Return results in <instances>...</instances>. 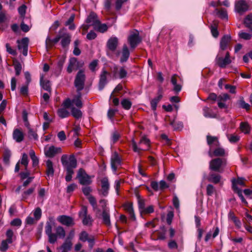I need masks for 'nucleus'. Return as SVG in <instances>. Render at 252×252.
<instances>
[{"label":"nucleus","mask_w":252,"mask_h":252,"mask_svg":"<svg viewBox=\"0 0 252 252\" xmlns=\"http://www.w3.org/2000/svg\"><path fill=\"white\" fill-rule=\"evenodd\" d=\"M121 53L122 56L120 60V62L122 63L126 62L128 60L130 56L129 50L126 44H124L123 46Z\"/></svg>","instance_id":"nucleus-24"},{"label":"nucleus","mask_w":252,"mask_h":252,"mask_svg":"<svg viewBox=\"0 0 252 252\" xmlns=\"http://www.w3.org/2000/svg\"><path fill=\"white\" fill-rule=\"evenodd\" d=\"M232 189L234 191L237 193L238 196L241 199L242 202L245 204H247L248 202L245 199L244 196L242 194V191L241 189H239V188L235 185V180L232 182Z\"/></svg>","instance_id":"nucleus-32"},{"label":"nucleus","mask_w":252,"mask_h":252,"mask_svg":"<svg viewBox=\"0 0 252 252\" xmlns=\"http://www.w3.org/2000/svg\"><path fill=\"white\" fill-rule=\"evenodd\" d=\"M215 62L216 64L220 68H225L226 65L231 63L229 53L227 52L224 58L217 56L215 59Z\"/></svg>","instance_id":"nucleus-8"},{"label":"nucleus","mask_w":252,"mask_h":252,"mask_svg":"<svg viewBox=\"0 0 252 252\" xmlns=\"http://www.w3.org/2000/svg\"><path fill=\"white\" fill-rule=\"evenodd\" d=\"M109 74V73L104 69L101 71L99 76V80L98 84V88L99 91H102L107 84V76Z\"/></svg>","instance_id":"nucleus-14"},{"label":"nucleus","mask_w":252,"mask_h":252,"mask_svg":"<svg viewBox=\"0 0 252 252\" xmlns=\"http://www.w3.org/2000/svg\"><path fill=\"white\" fill-rule=\"evenodd\" d=\"M127 41L129 44L130 49H134L142 41L138 31L137 30L131 31L127 38Z\"/></svg>","instance_id":"nucleus-3"},{"label":"nucleus","mask_w":252,"mask_h":252,"mask_svg":"<svg viewBox=\"0 0 252 252\" xmlns=\"http://www.w3.org/2000/svg\"><path fill=\"white\" fill-rule=\"evenodd\" d=\"M226 165V159L224 158H216L212 159L209 163V168L215 172H220L222 166Z\"/></svg>","instance_id":"nucleus-2"},{"label":"nucleus","mask_w":252,"mask_h":252,"mask_svg":"<svg viewBox=\"0 0 252 252\" xmlns=\"http://www.w3.org/2000/svg\"><path fill=\"white\" fill-rule=\"evenodd\" d=\"M215 147L216 149L213 152L212 150L209 149L208 154L210 157H222L225 155V150L223 148L220 147V146Z\"/></svg>","instance_id":"nucleus-20"},{"label":"nucleus","mask_w":252,"mask_h":252,"mask_svg":"<svg viewBox=\"0 0 252 252\" xmlns=\"http://www.w3.org/2000/svg\"><path fill=\"white\" fill-rule=\"evenodd\" d=\"M99 203H103V205L102 206V219L103 223L107 226L111 225L110 217L109 213V211L107 210L106 208V200L105 199H101L99 201Z\"/></svg>","instance_id":"nucleus-7"},{"label":"nucleus","mask_w":252,"mask_h":252,"mask_svg":"<svg viewBox=\"0 0 252 252\" xmlns=\"http://www.w3.org/2000/svg\"><path fill=\"white\" fill-rule=\"evenodd\" d=\"M57 113L61 118H64L69 116V113L65 108H62L58 109Z\"/></svg>","instance_id":"nucleus-48"},{"label":"nucleus","mask_w":252,"mask_h":252,"mask_svg":"<svg viewBox=\"0 0 252 252\" xmlns=\"http://www.w3.org/2000/svg\"><path fill=\"white\" fill-rule=\"evenodd\" d=\"M221 180V176L218 174L214 173H210L209 176L207 178V180L209 182H212L214 184H218Z\"/></svg>","instance_id":"nucleus-31"},{"label":"nucleus","mask_w":252,"mask_h":252,"mask_svg":"<svg viewBox=\"0 0 252 252\" xmlns=\"http://www.w3.org/2000/svg\"><path fill=\"white\" fill-rule=\"evenodd\" d=\"M215 191V189L212 185L209 184L207 185L206 187V193L207 195L212 196Z\"/></svg>","instance_id":"nucleus-61"},{"label":"nucleus","mask_w":252,"mask_h":252,"mask_svg":"<svg viewBox=\"0 0 252 252\" xmlns=\"http://www.w3.org/2000/svg\"><path fill=\"white\" fill-rule=\"evenodd\" d=\"M249 6L245 0H239L235 2V9L236 11L240 15L246 12Z\"/></svg>","instance_id":"nucleus-12"},{"label":"nucleus","mask_w":252,"mask_h":252,"mask_svg":"<svg viewBox=\"0 0 252 252\" xmlns=\"http://www.w3.org/2000/svg\"><path fill=\"white\" fill-rule=\"evenodd\" d=\"M77 166V160L74 155H71L69 158V161L67 164L64 166L66 170L69 169L70 170H73V169L76 168Z\"/></svg>","instance_id":"nucleus-27"},{"label":"nucleus","mask_w":252,"mask_h":252,"mask_svg":"<svg viewBox=\"0 0 252 252\" xmlns=\"http://www.w3.org/2000/svg\"><path fill=\"white\" fill-rule=\"evenodd\" d=\"M139 145H144L145 146L143 148H139L134 140L133 139L131 141V145L134 152L140 153L142 150H146L149 148L150 146V140L146 136H143L141 138L139 143Z\"/></svg>","instance_id":"nucleus-5"},{"label":"nucleus","mask_w":252,"mask_h":252,"mask_svg":"<svg viewBox=\"0 0 252 252\" xmlns=\"http://www.w3.org/2000/svg\"><path fill=\"white\" fill-rule=\"evenodd\" d=\"M123 206L125 210L129 214L130 219L132 220H135L136 217L133 208V203L126 202L123 204Z\"/></svg>","instance_id":"nucleus-19"},{"label":"nucleus","mask_w":252,"mask_h":252,"mask_svg":"<svg viewBox=\"0 0 252 252\" xmlns=\"http://www.w3.org/2000/svg\"><path fill=\"white\" fill-rule=\"evenodd\" d=\"M240 129L245 134H248L250 132V127L247 122H241L240 125Z\"/></svg>","instance_id":"nucleus-45"},{"label":"nucleus","mask_w":252,"mask_h":252,"mask_svg":"<svg viewBox=\"0 0 252 252\" xmlns=\"http://www.w3.org/2000/svg\"><path fill=\"white\" fill-rule=\"evenodd\" d=\"M231 36L229 35H224L221 38L220 41V48L221 50H225L227 49L229 43L231 40Z\"/></svg>","instance_id":"nucleus-26"},{"label":"nucleus","mask_w":252,"mask_h":252,"mask_svg":"<svg viewBox=\"0 0 252 252\" xmlns=\"http://www.w3.org/2000/svg\"><path fill=\"white\" fill-rule=\"evenodd\" d=\"M61 39V34L60 33V30L59 32L58 35L54 39H52L49 36H48L46 39V47H51L57 43Z\"/></svg>","instance_id":"nucleus-25"},{"label":"nucleus","mask_w":252,"mask_h":252,"mask_svg":"<svg viewBox=\"0 0 252 252\" xmlns=\"http://www.w3.org/2000/svg\"><path fill=\"white\" fill-rule=\"evenodd\" d=\"M122 164V159L119 154L115 152L111 158V166L113 172H116L119 166Z\"/></svg>","instance_id":"nucleus-11"},{"label":"nucleus","mask_w":252,"mask_h":252,"mask_svg":"<svg viewBox=\"0 0 252 252\" xmlns=\"http://www.w3.org/2000/svg\"><path fill=\"white\" fill-rule=\"evenodd\" d=\"M46 174L47 177H53L54 174V169L52 161L48 159L46 162Z\"/></svg>","instance_id":"nucleus-28"},{"label":"nucleus","mask_w":252,"mask_h":252,"mask_svg":"<svg viewBox=\"0 0 252 252\" xmlns=\"http://www.w3.org/2000/svg\"><path fill=\"white\" fill-rule=\"evenodd\" d=\"M11 156V151L8 149H6L4 150V151L3 154V161L5 164L9 165L10 163V158Z\"/></svg>","instance_id":"nucleus-35"},{"label":"nucleus","mask_w":252,"mask_h":252,"mask_svg":"<svg viewBox=\"0 0 252 252\" xmlns=\"http://www.w3.org/2000/svg\"><path fill=\"white\" fill-rule=\"evenodd\" d=\"M28 136L30 139L33 138L34 140H37L38 139L37 133L31 128H29L28 130Z\"/></svg>","instance_id":"nucleus-62"},{"label":"nucleus","mask_w":252,"mask_h":252,"mask_svg":"<svg viewBox=\"0 0 252 252\" xmlns=\"http://www.w3.org/2000/svg\"><path fill=\"white\" fill-rule=\"evenodd\" d=\"M35 187H31L26 190L24 191L22 194V200H25L30 196L35 190Z\"/></svg>","instance_id":"nucleus-43"},{"label":"nucleus","mask_w":252,"mask_h":252,"mask_svg":"<svg viewBox=\"0 0 252 252\" xmlns=\"http://www.w3.org/2000/svg\"><path fill=\"white\" fill-rule=\"evenodd\" d=\"M40 84L42 88L45 91L48 92L51 91L50 82L49 80H44L43 75H41L40 78Z\"/></svg>","instance_id":"nucleus-33"},{"label":"nucleus","mask_w":252,"mask_h":252,"mask_svg":"<svg viewBox=\"0 0 252 252\" xmlns=\"http://www.w3.org/2000/svg\"><path fill=\"white\" fill-rule=\"evenodd\" d=\"M82 223L84 225H91L92 224L93 220L90 215L82 218Z\"/></svg>","instance_id":"nucleus-54"},{"label":"nucleus","mask_w":252,"mask_h":252,"mask_svg":"<svg viewBox=\"0 0 252 252\" xmlns=\"http://www.w3.org/2000/svg\"><path fill=\"white\" fill-rule=\"evenodd\" d=\"M29 155L32 160L33 167L37 166L39 163V160L37 157L35 156V152L33 150H31L30 151Z\"/></svg>","instance_id":"nucleus-44"},{"label":"nucleus","mask_w":252,"mask_h":252,"mask_svg":"<svg viewBox=\"0 0 252 252\" xmlns=\"http://www.w3.org/2000/svg\"><path fill=\"white\" fill-rule=\"evenodd\" d=\"M55 220L53 217L48 218L45 226V232L48 237V242L52 244L55 243L58 238L63 239L65 236V231L64 228L61 226L56 227V233H52V227L55 226Z\"/></svg>","instance_id":"nucleus-1"},{"label":"nucleus","mask_w":252,"mask_h":252,"mask_svg":"<svg viewBox=\"0 0 252 252\" xmlns=\"http://www.w3.org/2000/svg\"><path fill=\"white\" fill-rule=\"evenodd\" d=\"M60 33L61 34V45L63 48H65L69 45L71 42V35L66 32L64 28L60 30Z\"/></svg>","instance_id":"nucleus-9"},{"label":"nucleus","mask_w":252,"mask_h":252,"mask_svg":"<svg viewBox=\"0 0 252 252\" xmlns=\"http://www.w3.org/2000/svg\"><path fill=\"white\" fill-rule=\"evenodd\" d=\"M170 124L173 126L174 129H179L180 128H182L183 127V123L180 122H176L175 121H173L170 122Z\"/></svg>","instance_id":"nucleus-60"},{"label":"nucleus","mask_w":252,"mask_h":252,"mask_svg":"<svg viewBox=\"0 0 252 252\" xmlns=\"http://www.w3.org/2000/svg\"><path fill=\"white\" fill-rule=\"evenodd\" d=\"M96 25H97L95 26L94 29L100 32L103 33L106 32L108 30V27L107 25L105 24H101L100 21Z\"/></svg>","instance_id":"nucleus-40"},{"label":"nucleus","mask_w":252,"mask_h":252,"mask_svg":"<svg viewBox=\"0 0 252 252\" xmlns=\"http://www.w3.org/2000/svg\"><path fill=\"white\" fill-rule=\"evenodd\" d=\"M75 18V15L74 14H72L69 18L68 19L67 21L65 23V26H69L68 29L70 30H74L75 29V25L73 23V21L74 20Z\"/></svg>","instance_id":"nucleus-38"},{"label":"nucleus","mask_w":252,"mask_h":252,"mask_svg":"<svg viewBox=\"0 0 252 252\" xmlns=\"http://www.w3.org/2000/svg\"><path fill=\"white\" fill-rule=\"evenodd\" d=\"M20 163L25 166V170H27L29 163L28 156L27 154L26 153L23 154Z\"/></svg>","instance_id":"nucleus-50"},{"label":"nucleus","mask_w":252,"mask_h":252,"mask_svg":"<svg viewBox=\"0 0 252 252\" xmlns=\"http://www.w3.org/2000/svg\"><path fill=\"white\" fill-rule=\"evenodd\" d=\"M206 100L212 101L211 103L213 104L216 100L218 101V96L215 93H212L208 95Z\"/></svg>","instance_id":"nucleus-59"},{"label":"nucleus","mask_w":252,"mask_h":252,"mask_svg":"<svg viewBox=\"0 0 252 252\" xmlns=\"http://www.w3.org/2000/svg\"><path fill=\"white\" fill-rule=\"evenodd\" d=\"M244 23L252 32V13L248 14L245 18Z\"/></svg>","instance_id":"nucleus-39"},{"label":"nucleus","mask_w":252,"mask_h":252,"mask_svg":"<svg viewBox=\"0 0 252 252\" xmlns=\"http://www.w3.org/2000/svg\"><path fill=\"white\" fill-rule=\"evenodd\" d=\"M29 42V39L28 37H24L21 41L19 40L17 41V43H18V49L23 50L22 54L24 56H27L28 55Z\"/></svg>","instance_id":"nucleus-13"},{"label":"nucleus","mask_w":252,"mask_h":252,"mask_svg":"<svg viewBox=\"0 0 252 252\" xmlns=\"http://www.w3.org/2000/svg\"><path fill=\"white\" fill-rule=\"evenodd\" d=\"M101 193L104 196H106L108 194L110 184L107 177H104L101 180Z\"/></svg>","instance_id":"nucleus-16"},{"label":"nucleus","mask_w":252,"mask_h":252,"mask_svg":"<svg viewBox=\"0 0 252 252\" xmlns=\"http://www.w3.org/2000/svg\"><path fill=\"white\" fill-rule=\"evenodd\" d=\"M210 29L212 35L215 38L218 37L219 34L218 30V24L215 22H213V24L210 25Z\"/></svg>","instance_id":"nucleus-41"},{"label":"nucleus","mask_w":252,"mask_h":252,"mask_svg":"<svg viewBox=\"0 0 252 252\" xmlns=\"http://www.w3.org/2000/svg\"><path fill=\"white\" fill-rule=\"evenodd\" d=\"M204 116L208 118H216V115L212 113V110L208 107H204L203 109Z\"/></svg>","instance_id":"nucleus-46"},{"label":"nucleus","mask_w":252,"mask_h":252,"mask_svg":"<svg viewBox=\"0 0 252 252\" xmlns=\"http://www.w3.org/2000/svg\"><path fill=\"white\" fill-rule=\"evenodd\" d=\"M215 11L216 12L218 16L222 19H227L228 15L226 10L224 8H216Z\"/></svg>","instance_id":"nucleus-37"},{"label":"nucleus","mask_w":252,"mask_h":252,"mask_svg":"<svg viewBox=\"0 0 252 252\" xmlns=\"http://www.w3.org/2000/svg\"><path fill=\"white\" fill-rule=\"evenodd\" d=\"M77 60L75 58H72L69 60L68 65L67 68V71L68 73H70L73 70V67L76 63Z\"/></svg>","instance_id":"nucleus-51"},{"label":"nucleus","mask_w":252,"mask_h":252,"mask_svg":"<svg viewBox=\"0 0 252 252\" xmlns=\"http://www.w3.org/2000/svg\"><path fill=\"white\" fill-rule=\"evenodd\" d=\"M57 220L62 225L67 227L72 226L75 224L73 218L68 216L61 215L58 217Z\"/></svg>","instance_id":"nucleus-10"},{"label":"nucleus","mask_w":252,"mask_h":252,"mask_svg":"<svg viewBox=\"0 0 252 252\" xmlns=\"http://www.w3.org/2000/svg\"><path fill=\"white\" fill-rule=\"evenodd\" d=\"M123 108L126 110H129L132 105V102L127 98H124L121 101Z\"/></svg>","instance_id":"nucleus-47"},{"label":"nucleus","mask_w":252,"mask_h":252,"mask_svg":"<svg viewBox=\"0 0 252 252\" xmlns=\"http://www.w3.org/2000/svg\"><path fill=\"white\" fill-rule=\"evenodd\" d=\"M118 45V39L116 37H111L107 41L106 46L111 51L114 52L116 50Z\"/></svg>","instance_id":"nucleus-18"},{"label":"nucleus","mask_w":252,"mask_h":252,"mask_svg":"<svg viewBox=\"0 0 252 252\" xmlns=\"http://www.w3.org/2000/svg\"><path fill=\"white\" fill-rule=\"evenodd\" d=\"M86 80V75L83 70H80L77 73L75 80L74 86L77 91H81L83 90Z\"/></svg>","instance_id":"nucleus-4"},{"label":"nucleus","mask_w":252,"mask_h":252,"mask_svg":"<svg viewBox=\"0 0 252 252\" xmlns=\"http://www.w3.org/2000/svg\"><path fill=\"white\" fill-rule=\"evenodd\" d=\"M28 85H24L22 86L20 89V93L24 96H27L29 94V89Z\"/></svg>","instance_id":"nucleus-58"},{"label":"nucleus","mask_w":252,"mask_h":252,"mask_svg":"<svg viewBox=\"0 0 252 252\" xmlns=\"http://www.w3.org/2000/svg\"><path fill=\"white\" fill-rule=\"evenodd\" d=\"M99 21V20L98 19L97 14L95 12L92 11L88 16L85 22L87 24H89L90 25H91L94 28V27L97 25L96 24L98 23Z\"/></svg>","instance_id":"nucleus-15"},{"label":"nucleus","mask_w":252,"mask_h":252,"mask_svg":"<svg viewBox=\"0 0 252 252\" xmlns=\"http://www.w3.org/2000/svg\"><path fill=\"white\" fill-rule=\"evenodd\" d=\"M13 65L15 70L16 75L19 76L22 70V65L21 63L19 61L16 60L13 62Z\"/></svg>","instance_id":"nucleus-49"},{"label":"nucleus","mask_w":252,"mask_h":252,"mask_svg":"<svg viewBox=\"0 0 252 252\" xmlns=\"http://www.w3.org/2000/svg\"><path fill=\"white\" fill-rule=\"evenodd\" d=\"M71 113L72 116L76 119H79L82 116V113L81 111L74 107H72L71 108Z\"/></svg>","instance_id":"nucleus-42"},{"label":"nucleus","mask_w":252,"mask_h":252,"mask_svg":"<svg viewBox=\"0 0 252 252\" xmlns=\"http://www.w3.org/2000/svg\"><path fill=\"white\" fill-rule=\"evenodd\" d=\"M135 196L138 202V208L140 212L145 208L146 206V200L144 199L137 192H135Z\"/></svg>","instance_id":"nucleus-30"},{"label":"nucleus","mask_w":252,"mask_h":252,"mask_svg":"<svg viewBox=\"0 0 252 252\" xmlns=\"http://www.w3.org/2000/svg\"><path fill=\"white\" fill-rule=\"evenodd\" d=\"M227 138L231 143H236L240 140V136L235 134H228Z\"/></svg>","instance_id":"nucleus-52"},{"label":"nucleus","mask_w":252,"mask_h":252,"mask_svg":"<svg viewBox=\"0 0 252 252\" xmlns=\"http://www.w3.org/2000/svg\"><path fill=\"white\" fill-rule=\"evenodd\" d=\"M76 178L79 180V183L82 185L88 186L92 183L91 177L87 174L82 168L79 169Z\"/></svg>","instance_id":"nucleus-6"},{"label":"nucleus","mask_w":252,"mask_h":252,"mask_svg":"<svg viewBox=\"0 0 252 252\" xmlns=\"http://www.w3.org/2000/svg\"><path fill=\"white\" fill-rule=\"evenodd\" d=\"M230 96L227 94H223L218 96V107L220 108H227V106L222 101H225L230 99Z\"/></svg>","instance_id":"nucleus-23"},{"label":"nucleus","mask_w":252,"mask_h":252,"mask_svg":"<svg viewBox=\"0 0 252 252\" xmlns=\"http://www.w3.org/2000/svg\"><path fill=\"white\" fill-rule=\"evenodd\" d=\"M62 152V149L60 147H55L54 146H50L47 150H45V155L49 158H52L58 153Z\"/></svg>","instance_id":"nucleus-21"},{"label":"nucleus","mask_w":252,"mask_h":252,"mask_svg":"<svg viewBox=\"0 0 252 252\" xmlns=\"http://www.w3.org/2000/svg\"><path fill=\"white\" fill-rule=\"evenodd\" d=\"M162 96V89L160 88L158 92V96L151 101V106L152 110H156L157 104L161 99Z\"/></svg>","instance_id":"nucleus-22"},{"label":"nucleus","mask_w":252,"mask_h":252,"mask_svg":"<svg viewBox=\"0 0 252 252\" xmlns=\"http://www.w3.org/2000/svg\"><path fill=\"white\" fill-rule=\"evenodd\" d=\"M206 140L207 144L209 146L211 150H212L215 147H218L220 145L218 137L217 136L207 135Z\"/></svg>","instance_id":"nucleus-17"},{"label":"nucleus","mask_w":252,"mask_h":252,"mask_svg":"<svg viewBox=\"0 0 252 252\" xmlns=\"http://www.w3.org/2000/svg\"><path fill=\"white\" fill-rule=\"evenodd\" d=\"M89 237V234L85 231H82L79 235V240L83 242L87 241Z\"/></svg>","instance_id":"nucleus-53"},{"label":"nucleus","mask_w":252,"mask_h":252,"mask_svg":"<svg viewBox=\"0 0 252 252\" xmlns=\"http://www.w3.org/2000/svg\"><path fill=\"white\" fill-rule=\"evenodd\" d=\"M128 0H116L115 2V8L117 10L121 9L122 5L127 2Z\"/></svg>","instance_id":"nucleus-57"},{"label":"nucleus","mask_w":252,"mask_h":252,"mask_svg":"<svg viewBox=\"0 0 252 252\" xmlns=\"http://www.w3.org/2000/svg\"><path fill=\"white\" fill-rule=\"evenodd\" d=\"M72 246L71 241H69V238H66L64 242L61 246L60 249L62 251L68 252L70 251Z\"/></svg>","instance_id":"nucleus-34"},{"label":"nucleus","mask_w":252,"mask_h":252,"mask_svg":"<svg viewBox=\"0 0 252 252\" xmlns=\"http://www.w3.org/2000/svg\"><path fill=\"white\" fill-rule=\"evenodd\" d=\"M228 217L229 219L233 221L236 226L238 227H241V222L240 220L235 216L234 212L230 211L228 213Z\"/></svg>","instance_id":"nucleus-36"},{"label":"nucleus","mask_w":252,"mask_h":252,"mask_svg":"<svg viewBox=\"0 0 252 252\" xmlns=\"http://www.w3.org/2000/svg\"><path fill=\"white\" fill-rule=\"evenodd\" d=\"M8 244L7 240H2L0 245V251L3 252H5L8 248Z\"/></svg>","instance_id":"nucleus-63"},{"label":"nucleus","mask_w":252,"mask_h":252,"mask_svg":"<svg viewBox=\"0 0 252 252\" xmlns=\"http://www.w3.org/2000/svg\"><path fill=\"white\" fill-rule=\"evenodd\" d=\"M239 36L240 38L245 39L249 40L252 37V33H249L245 32H241L239 33Z\"/></svg>","instance_id":"nucleus-64"},{"label":"nucleus","mask_w":252,"mask_h":252,"mask_svg":"<svg viewBox=\"0 0 252 252\" xmlns=\"http://www.w3.org/2000/svg\"><path fill=\"white\" fill-rule=\"evenodd\" d=\"M88 199H89V201L90 203L92 206L94 210H97V211H98L99 212L100 210H98L97 208V205L95 198L94 196L91 195L89 197Z\"/></svg>","instance_id":"nucleus-56"},{"label":"nucleus","mask_w":252,"mask_h":252,"mask_svg":"<svg viewBox=\"0 0 252 252\" xmlns=\"http://www.w3.org/2000/svg\"><path fill=\"white\" fill-rule=\"evenodd\" d=\"M24 135L23 132L19 129L16 128L13 132V138L17 142H21L24 139Z\"/></svg>","instance_id":"nucleus-29"},{"label":"nucleus","mask_w":252,"mask_h":252,"mask_svg":"<svg viewBox=\"0 0 252 252\" xmlns=\"http://www.w3.org/2000/svg\"><path fill=\"white\" fill-rule=\"evenodd\" d=\"M13 235V232L11 229H9L7 230L6 232V236L7 237L6 240H7L9 244H11L13 242L12 237Z\"/></svg>","instance_id":"nucleus-55"}]
</instances>
